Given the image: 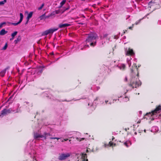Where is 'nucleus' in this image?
<instances>
[{
  "label": "nucleus",
  "instance_id": "nucleus-49",
  "mask_svg": "<svg viewBox=\"0 0 161 161\" xmlns=\"http://www.w3.org/2000/svg\"><path fill=\"white\" fill-rule=\"evenodd\" d=\"M51 53L52 54H53V53Z\"/></svg>",
  "mask_w": 161,
  "mask_h": 161
},
{
  "label": "nucleus",
  "instance_id": "nucleus-19",
  "mask_svg": "<svg viewBox=\"0 0 161 161\" xmlns=\"http://www.w3.org/2000/svg\"><path fill=\"white\" fill-rule=\"evenodd\" d=\"M18 32L16 31H14V33H12L11 36L14 37L17 34Z\"/></svg>",
  "mask_w": 161,
  "mask_h": 161
},
{
  "label": "nucleus",
  "instance_id": "nucleus-5",
  "mask_svg": "<svg viewBox=\"0 0 161 161\" xmlns=\"http://www.w3.org/2000/svg\"><path fill=\"white\" fill-rule=\"evenodd\" d=\"M58 28L50 29L48 30H46L43 32L42 34V36H45L49 34H52L53 32L57 31Z\"/></svg>",
  "mask_w": 161,
  "mask_h": 161
},
{
  "label": "nucleus",
  "instance_id": "nucleus-7",
  "mask_svg": "<svg viewBox=\"0 0 161 161\" xmlns=\"http://www.w3.org/2000/svg\"><path fill=\"white\" fill-rule=\"evenodd\" d=\"M70 156L69 154L63 153L60 154L58 157V159L60 160H62L65 159L67 157H69Z\"/></svg>",
  "mask_w": 161,
  "mask_h": 161
},
{
  "label": "nucleus",
  "instance_id": "nucleus-20",
  "mask_svg": "<svg viewBox=\"0 0 161 161\" xmlns=\"http://www.w3.org/2000/svg\"><path fill=\"white\" fill-rule=\"evenodd\" d=\"M89 45H85L84 46L83 48H81L80 49L81 50H83L84 48H89Z\"/></svg>",
  "mask_w": 161,
  "mask_h": 161
},
{
  "label": "nucleus",
  "instance_id": "nucleus-30",
  "mask_svg": "<svg viewBox=\"0 0 161 161\" xmlns=\"http://www.w3.org/2000/svg\"><path fill=\"white\" fill-rule=\"evenodd\" d=\"M121 68L123 69H125V64H123L121 65Z\"/></svg>",
  "mask_w": 161,
  "mask_h": 161
},
{
  "label": "nucleus",
  "instance_id": "nucleus-10",
  "mask_svg": "<svg viewBox=\"0 0 161 161\" xmlns=\"http://www.w3.org/2000/svg\"><path fill=\"white\" fill-rule=\"evenodd\" d=\"M69 7H68V8H66L65 9H64V10H62V9H58V10H56L55 11V13L56 14H63L64 12L66 10L69 9Z\"/></svg>",
  "mask_w": 161,
  "mask_h": 161
},
{
  "label": "nucleus",
  "instance_id": "nucleus-6",
  "mask_svg": "<svg viewBox=\"0 0 161 161\" xmlns=\"http://www.w3.org/2000/svg\"><path fill=\"white\" fill-rule=\"evenodd\" d=\"M12 110L10 109H7L4 108L2 110L0 113V118H2L3 116L6 115L7 114H10L11 113Z\"/></svg>",
  "mask_w": 161,
  "mask_h": 161
},
{
  "label": "nucleus",
  "instance_id": "nucleus-50",
  "mask_svg": "<svg viewBox=\"0 0 161 161\" xmlns=\"http://www.w3.org/2000/svg\"><path fill=\"white\" fill-rule=\"evenodd\" d=\"M71 141V140H69V142H70V141Z\"/></svg>",
  "mask_w": 161,
  "mask_h": 161
},
{
  "label": "nucleus",
  "instance_id": "nucleus-53",
  "mask_svg": "<svg viewBox=\"0 0 161 161\" xmlns=\"http://www.w3.org/2000/svg\"><path fill=\"white\" fill-rule=\"evenodd\" d=\"M135 134H136V132H135Z\"/></svg>",
  "mask_w": 161,
  "mask_h": 161
},
{
  "label": "nucleus",
  "instance_id": "nucleus-8",
  "mask_svg": "<svg viewBox=\"0 0 161 161\" xmlns=\"http://www.w3.org/2000/svg\"><path fill=\"white\" fill-rule=\"evenodd\" d=\"M125 54L126 56H133L135 55V53L132 49L129 48L125 52Z\"/></svg>",
  "mask_w": 161,
  "mask_h": 161
},
{
  "label": "nucleus",
  "instance_id": "nucleus-46",
  "mask_svg": "<svg viewBox=\"0 0 161 161\" xmlns=\"http://www.w3.org/2000/svg\"><path fill=\"white\" fill-rule=\"evenodd\" d=\"M82 17H84V18H85V16L83 15H82Z\"/></svg>",
  "mask_w": 161,
  "mask_h": 161
},
{
  "label": "nucleus",
  "instance_id": "nucleus-12",
  "mask_svg": "<svg viewBox=\"0 0 161 161\" xmlns=\"http://www.w3.org/2000/svg\"><path fill=\"white\" fill-rule=\"evenodd\" d=\"M70 24H60L58 26L59 28H62L68 26H70Z\"/></svg>",
  "mask_w": 161,
  "mask_h": 161
},
{
  "label": "nucleus",
  "instance_id": "nucleus-41",
  "mask_svg": "<svg viewBox=\"0 0 161 161\" xmlns=\"http://www.w3.org/2000/svg\"><path fill=\"white\" fill-rule=\"evenodd\" d=\"M95 5H95V4H93V5H92V6L93 7H95Z\"/></svg>",
  "mask_w": 161,
  "mask_h": 161
},
{
  "label": "nucleus",
  "instance_id": "nucleus-52",
  "mask_svg": "<svg viewBox=\"0 0 161 161\" xmlns=\"http://www.w3.org/2000/svg\"><path fill=\"white\" fill-rule=\"evenodd\" d=\"M83 1H85V0H82Z\"/></svg>",
  "mask_w": 161,
  "mask_h": 161
},
{
  "label": "nucleus",
  "instance_id": "nucleus-37",
  "mask_svg": "<svg viewBox=\"0 0 161 161\" xmlns=\"http://www.w3.org/2000/svg\"><path fill=\"white\" fill-rule=\"evenodd\" d=\"M14 38V37H12V38L10 39V41H11L13 40Z\"/></svg>",
  "mask_w": 161,
  "mask_h": 161
},
{
  "label": "nucleus",
  "instance_id": "nucleus-35",
  "mask_svg": "<svg viewBox=\"0 0 161 161\" xmlns=\"http://www.w3.org/2000/svg\"><path fill=\"white\" fill-rule=\"evenodd\" d=\"M141 19H139L138 21L136 22L135 23L136 25H137L140 21Z\"/></svg>",
  "mask_w": 161,
  "mask_h": 161
},
{
  "label": "nucleus",
  "instance_id": "nucleus-42",
  "mask_svg": "<svg viewBox=\"0 0 161 161\" xmlns=\"http://www.w3.org/2000/svg\"><path fill=\"white\" fill-rule=\"evenodd\" d=\"M68 140V139H64V140L65 141H66Z\"/></svg>",
  "mask_w": 161,
  "mask_h": 161
},
{
  "label": "nucleus",
  "instance_id": "nucleus-23",
  "mask_svg": "<svg viewBox=\"0 0 161 161\" xmlns=\"http://www.w3.org/2000/svg\"><path fill=\"white\" fill-rule=\"evenodd\" d=\"M7 47H8V44L7 43H6L4 45V47H3V50H6Z\"/></svg>",
  "mask_w": 161,
  "mask_h": 161
},
{
  "label": "nucleus",
  "instance_id": "nucleus-28",
  "mask_svg": "<svg viewBox=\"0 0 161 161\" xmlns=\"http://www.w3.org/2000/svg\"><path fill=\"white\" fill-rule=\"evenodd\" d=\"M55 14V11H53L49 15L50 16H52L54 15Z\"/></svg>",
  "mask_w": 161,
  "mask_h": 161
},
{
  "label": "nucleus",
  "instance_id": "nucleus-9",
  "mask_svg": "<svg viewBox=\"0 0 161 161\" xmlns=\"http://www.w3.org/2000/svg\"><path fill=\"white\" fill-rule=\"evenodd\" d=\"M20 19L19 21L18 22L16 23H11V24L13 25L14 26H16V25H18L19 24H20V23H21V22L23 20V14H22V13H20Z\"/></svg>",
  "mask_w": 161,
  "mask_h": 161
},
{
  "label": "nucleus",
  "instance_id": "nucleus-44",
  "mask_svg": "<svg viewBox=\"0 0 161 161\" xmlns=\"http://www.w3.org/2000/svg\"><path fill=\"white\" fill-rule=\"evenodd\" d=\"M114 138L113 137V138H112V141H113L114 140Z\"/></svg>",
  "mask_w": 161,
  "mask_h": 161
},
{
  "label": "nucleus",
  "instance_id": "nucleus-4",
  "mask_svg": "<svg viewBox=\"0 0 161 161\" xmlns=\"http://www.w3.org/2000/svg\"><path fill=\"white\" fill-rule=\"evenodd\" d=\"M133 78L132 77L130 83L129 84L130 86L132 87L133 88L134 87L136 88L141 85L142 83L140 80H139L138 81H133Z\"/></svg>",
  "mask_w": 161,
  "mask_h": 161
},
{
  "label": "nucleus",
  "instance_id": "nucleus-48",
  "mask_svg": "<svg viewBox=\"0 0 161 161\" xmlns=\"http://www.w3.org/2000/svg\"><path fill=\"white\" fill-rule=\"evenodd\" d=\"M115 145H116V144H115V143H114V146H115Z\"/></svg>",
  "mask_w": 161,
  "mask_h": 161
},
{
  "label": "nucleus",
  "instance_id": "nucleus-18",
  "mask_svg": "<svg viewBox=\"0 0 161 161\" xmlns=\"http://www.w3.org/2000/svg\"><path fill=\"white\" fill-rule=\"evenodd\" d=\"M39 19L41 20L46 19L45 14H44L39 17Z\"/></svg>",
  "mask_w": 161,
  "mask_h": 161
},
{
  "label": "nucleus",
  "instance_id": "nucleus-47",
  "mask_svg": "<svg viewBox=\"0 0 161 161\" xmlns=\"http://www.w3.org/2000/svg\"><path fill=\"white\" fill-rule=\"evenodd\" d=\"M125 80H126V81H127V78H125Z\"/></svg>",
  "mask_w": 161,
  "mask_h": 161
},
{
  "label": "nucleus",
  "instance_id": "nucleus-25",
  "mask_svg": "<svg viewBox=\"0 0 161 161\" xmlns=\"http://www.w3.org/2000/svg\"><path fill=\"white\" fill-rule=\"evenodd\" d=\"M113 145V143L111 141H110L108 143V145L109 147H111Z\"/></svg>",
  "mask_w": 161,
  "mask_h": 161
},
{
  "label": "nucleus",
  "instance_id": "nucleus-39",
  "mask_svg": "<svg viewBox=\"0 0 161 161\" xmlns=\"http://www.w3.org/2000/svg\"><path fill=\"white\" fill-rule=\"evenodd\" d=\"M29 20H28V19H27V21H26V22L25 23V24H26H26H27L28 23V21H29Z\"/></svg>",
  "mask_w": 161,
  "mask_h": 161
},
{
  "label": "nucleus",
  "instance_id": "nucleus-3",
  "mask_svg": "<svg viewBox=\"0 0 161 161\" xmlns=\"http://www.w3.org/2000/svg\"><path fill=\"white\" fill-rule=\"evenodd\" d=\"M131 72L132 75L133 77L136 76L137 77L139 76V74L138 72V69L137 68V66L136 65L132 67L131 69Z\"/></svg>",
  "mask_w": 161,
  "mask_h": 161
},
{
  "label": "nucleus",
  "instance_id": "nucleus-40",
  "mask_svg": "<svg viewBox=\"0 0 161 161\" xmlns=\"http://www.w3.org/2000/svg\"><path fill=\"white\" fill-rule=\"evenodd\" d=\"M124 33H123V34H124L127 31V30H125V31L124 30Z\"/></svg>",
  "mask_w": 161,
  "mask_h": 161
},
{
  "label": "nucleus",
  "instance_id": "nucleus-38",
  "mask_svg": "<svg viewBox=\"0 0 161 161\" xmlns=\"http://www.w3.org/2000/svg\"><path fill=\"white\" fill-rule=\"evenodd\" d=\"M125 99H126V100H129V98L128 97H125Z\"/></svg>",
  "mask_w": 161,
  "mask_h": 161
},
{
  "label": "nucleus",
  "instance_id": "nucleus-43",
  "mask_svg": "<svg viewBox=\"0 0 161 161\" xmlns=\"http://www.w3.org/2000/svg\"><path fill=\"white\" fill-rule=\"evenodd\" d=\"M3 107V106H1L0 107V110L1 109V108H2V107Z\"/></svg>",
  "mask_w": 161,
  "mask_h": 161
},
{
  "label": "nucleus",
  "instance_id": "nucleus-14",
  "mask_svg": "<svg viewBox=\"0 0 161 161\" xmlns=\"http://www.w3.org/2000/svg\"><path fill=\"white\" fill-rule=\"evenodd\" d=\"M7 69H4L2 70L1 72H0V76L2 77H3L6 72V70Z\"/></svg>",
  "mask_w": 161,
  "mask_h": 161
},
{
  "label": "nucleus",
  "instance_id": "nucleus-13",
  "mask_svg": "<svg viewBox=\"0 0 161 161\" xmlns=\"http://www.w3.org/2000/svg\"><path fill=\"white\" fill-rule=\"evenodd\" d=\"M87 156L86 154H82L81 156V161H88L87 158Z\"/></svg>",
  "mask_w": 161,
  "mask_h": 161
},
{
  "label": "nucleus",
  "instance_id": "nucleus-16",
  "mask_svg": "<svg viewBox=\"0 0 161 161\" xmlns=\"http://www.w3.org/2000/svg\"><path fill=\"white\" fill-rule=\"evenodd\" d=\"M21 37L20 36H18V37H17V39L15 40L14 41V42L15 44H16L18 43V42L20 41H21Z\"/></svg>",
  "mask_w": 161,
  "mask_h": 161
},
{
  "label": "nucleus",
  "instance_id": "nucleus-34",
  "mask_svg": "<svg viewBox=\"0 0 161 161\" xmlns=\"http://www.w3.org/2000/svg\"><path fill=\"white\" fill-rule=\"evenodd\" d=\"M124 145L126 147H128L127 143V142H125L124 143Z\"/></svg>",
  "mask_w": 161,
  "mask_h": 161
},
{
  "label": "nucleus",
  "instance_id": "nucleus-22",
  "mask_svg": "<svg viewBox=\"0 0 161 161\" xmlns=\"http://www.w3.org/2000/svg\"><path fill=\"white\" fill-rule=\"evenodd\" d=\"M66 0H63L60 3L61 7H62L64 4L65 3Z\"/></svg>",
  "mask_w": 161,
  "mask_h": 161
},
{
  "label": "nucleus",
  "instance_id": "nucleus-17",
  "mask_svg": "<svg viewBox=\"0 0 161 161\" xmlns=\"http://www.w3.org/2000/svg\"><path fill=\"white\" fill-rule=\"evenodd\" d=\"M33 12H30L28 15L27 17V19L29 20L32 16Z\"/></svg>",
  "mask_w": 161,
  "mask_h": 161
},
{
  "label": "nucleus",
  "instance_id": "nucleus-21",
  "mask_svg": "<svg viewBox=\"0 0 161 161\" xmlns=\"http://www.w3.org/2000/svg\"><path fill=\"white\" fill-rule=\"evenodd\" d=\"M6 0H3V1H0V5H3L6 2Z\"/></svg>",
  "mask_w": 161,
  "mask_h": 161
},
{
  "label": "nucleus",
  "instance_id": "nucleus-2",
  "mask_svg": "<svg viewBox=\"0 0 161 161\" xmlns=\"http://www.w3.org/2000/svg\"><path fill=\"white\" fill-rule=\"evenodd\" d=\"M161 111V105L157 106L155 109L152 111L151 112L147 113L145 115V118L147 119L146 116H148L149 117V119L153 120H154L155 118L157 117L156 114L160 112Z\"/></svg>",
  "mask_w": 161,
  "mask_h": 161
},
{
  "label": "nucleus",
  "instance_id": "nucleus-45",
  "mask_svg": "<svg viewBox=\"0 0 161 161\" xmlns=\"http://www.w3.org/2000/svg\"><path fill=\"white\" fill-rule=\"evenodd\" d=\"M98 99V97H97L95 100H97Z\"/></svg>",
  "mask_w": 161,
  "mask_h": 161
},
{
  "label": "nucleus",
  "instance_id": "nucleus-29",
  "mask_svg": "<svg viewBox=\"0 0 161 161\" xmlns=\"http://www.w3.org/2000/svg\"><path fill=\"white\" fill-rule=\"evenodd\" d=\"M76 139L78 140L79 141H81L82 140H83L85 139V138H83L80 139V140L79 139L78 137H76Z\"/></svg>",
  "mask_w": 161,
  "mask_h": 161
},
{
  "label": "nucleus",
  "instance_id": "nucleus-24",
  "mask_svg": "<svg viewBox=\"0 0 161 161\" xmlns=\"http://www.w3.org/2000/svg\"><path fill=\"white\" fill-rule=\"evenodd\" d=\"M44 135H45V136H44V137L45 139L46 138V136H50V134H49V133H44Z\"/></svg>",
  "mask_w": 161,
  "mask_h": 161
},
{
  "label": "nucleus",
  "instance_id": "nucleus-33",
  "mask_svg": "<svg viewBox=\"0 0 161 161\" xmlns=\"http://www.w3.org/2000/svg\"><path fill=\"white\" fill-rule=\"evenodd\" d=\"M104 147H109V145H108V144H107L105 143L104 144Z\"/></svg>",
  "mask_w": 161,
  "mask_h": 161
},
{
  "label": "nucleus",
  "instance_id": "nucleus-11",
  "mask_svg": "<svg viewBox=\"0 0 161 161\" xmlns=\"http://www.w3.org/2000/svg\"><path fill=\"white\" fill-rule=\"evenodd\" d=\"M44 136L40 135L37 133H34V137L35 139H36L39 138H42L44 137Z\"/></svg>",
  "mask_w": 161,
  "mask_h": 161
},
{
  "label": "nucleus",
  "instance_id": "nucleus-1",
  "mask_svg": "<svg viewBox=\"0 0 161 161\" xmlns=\"http://www.w3.org/2000/svg\"><path fill=\"white\" fill-rule=\"evenodd\" d=\"M87 38L86 39V43H89L91 47H94L96 45L97 39H98L97 35L94 33H91L88 35Z\"/></svg>",
  "mask_w": 161,
  "mask_h": 161
},
{
  "label": "nucleus",
  "instance_id": "nucleus-15",
  "mask_svg": "<svg viewBox=\"0 0 161 161\" xmlns=\"http://www.w3.org/2000/svg\"><path fill=\"white\" fill-rule=\"evenodd\" d=\"M7 33V31H6L4 29H3L0 31V35H3Z\"/></svg>",
  "mask_w": 161,
  "mask_h": 161
},
{
  "label": "nucleus",
  "instance_id": "nucleus-51",
  "mask_svg": "<svg viewBox=\"0 0 161 161\" xmlns=\"http://www.w3.org/2000/svg\"><path fill=\"white\" fill-rule=\"evenodd\" d=\"M65 101H68V102H69V101H67L66 100H65Z\"/></svg>",
  "mask_w": 161,
  "mask_h": 161
},
{
  "label": "nucleus",
  "instance_id": "nucleus-36",
  "mask_svg": "<svg viewBox=\"0 0 161 161\" xmlns=\"http://www.w3.org/2000/svg\"><path fill=\"white\" fill-rule=\"evenodd\" d=\"M51 16L50 15H47V16H45L46 19L49 18Z\"/></svg>",
  "mask_w": 161,
  "mask_h": 161
},
{
  "label": "nucleus",
  "instance_id": "nucleus-27",
  "mask_svg": "<svg viewBox=\"0 0 161 161\" xmlns=\"http://www.w3.org/2000/svg\"><path fill=\"white\" fill-rule=\"evenodd\" d=\"M5 24H6V23L5 22H3V23L0 24V28H1L2 27L3 25H5Z\"/></svg>",
  "mask_w": 161,
  "mask_h": 161
},
{
  "label": "nucleus",
  "instance_id": "nucleus-31",
  "mask_svg": "<svg viewBox=\"0 0 161 161\" xmlns=\"http://www.w3.org/2000/svg\"><path fill=\"white\" fill-rule=\"evenodd\" d=\"M133 26H134V25L132 24V26H130V27H128V29H130L131 30H132V28L133 27Z\"/></svg>",
  "mask_w": 161,
  "mask_h": 161
},
{
  "label": "nucleus",
  "instance_id": "nucleus-26",
  "mask_svg": "<svg viewBox=\"0 0 161 161\" xmlns=\"http://www.w3.org/2000/svg\"><path fill=\"white\" fill-rule=\"evenodd\" d=\"M44 4L43 3L40 7H39L38 8V10H40L42 9V8L44 6Z\"/></svg>",
  "mask_w": 161,
  "mask_h": 161
},
{
  "label": "nucleus",
  "instance_id": "nucleus-32",
  "mask_svg": "<svg viewBox=\"0 0 161 161\" xmlns=\"http://www.w3.org/2000/svg\"><path fill=\"white\" fill-rule=\"evenodd\" d=\"M50 139H57L58 140L59 138L57 137H50Z\"/></svg>",
  "mask_w": 161,
  "mask_h": 161
}]
</instances>
